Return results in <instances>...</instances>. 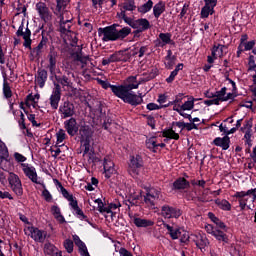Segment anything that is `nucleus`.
Returning a JSON list of instances; mask_svg holds the SVG:
<instances>
[{"label":"nucleus","mask_w":256,"mask_h":256,"mask_svg":"<svg viewBox=\"0 0 256 256\" xmlns=\"http://www.w3.org/2000/svg\"><path fill=\"white\" fill-rule=\"evenodd\" d=\"M145 81L147 80L137 78V76H130L125 80L124 85L112 86V93L119 99H122L124 103L140 105L143 101V96H141V94L137 96V94L133 92V89H139V85L145 83Z\"/></svg>","instance_id":"1"},{"label":"nucleus","mask_w":256,"mask_h":256,"mask_svg":"<svg viewBox=\"0 0 256 256\" xmlns=\"http://www.w3.org/2000/svg\"><path fill=\"white\" fill-rule=\"evenodd\" d=\"M130 34L131 28L129 27L117 28L116 25H112L98 29V35L105 43L108 41H119L120 39H125V37Z\"/></svg>","instance_id":"2"},{"label":"nucleus","mask_w":256,"mask_h":256,"mask_svg":"<svg viewBox=\"0 0 256 256\" xmlns=\"http://www.w3.org/2000/svg\"><path fill=\"white\" fill-rule=\"evenodd\" d=\"M118 17L120 19H123L125 23H127V25L132 27V29H136L138 33H143V31H147V29H149V27L151 26L149 20L145 18L131 20V18L127 17L125 11L118 13Z\"/></svg>","instance_id":"3"},{"label":"nucleus","mask_w":256,"mask_h":256,"mask_svg":"<svg viewBox=\"0 0 256 256\" xmlns=\"http://www.w3.org/2000/svg\"><path fill=\"white\" fill-rule=\"evenodd\" d=\"M226 93V87L222 88L220 91L217 92L207 91L205 95L210 100H205L204 103L208 107H211V105H219V101H227V98H225Z\"/></svg>","instance_id":"4"},{"label":"nucleus","mask_w":256,"mask_h":256,"mask_svg":"<svg viewBox=\"0 0 256 256\" xmlns=\"http://www.w3.org/2000/svg\"><path fill=\"white\" fill-rule=\"evenodd\" d=\"M21 169L24 175H26V177H28V179H30L32 183H36V185H41L42 187H45V183L41 178H39V176H37V169H35L33 165L22 163Z\"/></svg>","instance_id":"5"},{"label":"nucleus","mask_w":256,"mask_h":256,"mask_svg":"<svg viewBox=\"0 0 256 256\" xmlns=\"http://www.w3.org/2000/svg\"><path fill=\"white\" fill-rule=\"evenodd\" d=\"M24 233L36 241V243H43V241H45V237H47V232L39 230V228L33 227L31 225L24 227Z\"/></svg>","instance_id":"6"},{"label":"nucleus","mask_w":256,"mask_h":256,"mask_svg":"<svg viewBox=\"0 0 256 256\" xmlns=\"http://www.w3.org/2000/svg\"><path fill=\"white\" fill-rule=\"evenodd\" d=\"M141 169H143V159L141 156H132L130 157V163L128 172L132 177H137L139 173H141Z\"/></svg>","instance_id":"7"},{"label":"nucleus","mask_w":256,"mask_h":256,"mask_svg":"<svg viewBox=\"0 0 256 256\" xmlns=\"http://www.w3.org/2000/svg\"><path fill=\"white\" fill-rule=\"evenodd\" d=\"M81 147H87L91 145V139L93 137V130L89 125H81L79 130Z\"/></svg>","instance_id":"8"},{"label":"nucleus","mask_w":256,"mask_h":256,"mask_svg":"<svg viewBox=\"0 0 256 256\" xmlns=\"http://www.w3.org/2000/svg\"><path fill=\"white\" fill-rule=\"evenodd\" d=\"M195 107V98L190 97L187 101L182 103V106H176L174 111L179 113L184 119H191V114L185 113V111H191Z\"/></svg>","instance_id":"9"},{"label":"nucleus","mask_w":256,"mask_h":256,"mask_svg":"<svg viewBox=\"0 0 256 256\" xmlns=\"http://www.w3.org/2000/svg\"><path fill=\"white\" fill-rule=\"evenodd\" d=\"M8 181L12 191H14L16 195H23V185L21 184V179L17 174L10 172Z\"/></svg>","instance_id":"10"},{"label":"nucleus","mask_w":256,"mask_h":256,"mask_svg":"<svg viewBox=\"0 0 256 256\" xmlns=\"http://www.w3.org/2000/svg\"><path fill=\"white\" fill-rule=\"evenodd\" d=\"M159 195H161V192L158 189L146 188V195L144 197V201L147 205L153 207L155 206V203L159 201Z\"/></svg>","instance_id":"11"},{"label":"nucleus","mask_w":256,"mask_h":256,"mask_svg":"<svg viewBox=\"0 0 256 256\" xmlns=\"http://www.w3.org/2000/svg\"><path fill=\"white\" fill-rule=\"evenodd\" d=\"M25 29V26L23 25V23H21V25L19 26L16 35L18 37H23L24 39V47L25 49H31V43H33V40H31V30H29V28H26L25 31H23Z\"/></svg>","instance_id":"12"},{"label":"nucleus","mask_w":256,"mask_h":256,"mask_svg":"<svg viewBox=\"0 0 256 256\" xmlns=\"http://www.w3.org/2000/svg\"><path fill=\"white\" fill-rule=\"evenodd\" d=\"M161 215L165 219H179L181 215V210L179 208H173L169 205H164L161 208Z\"/></svg>","instance_id":"13"},{"label":"nucleus","mask_w":256,"mask_h":256,"mask_svg":"<svg viewBox=\"0 0 256 256\" xmlns=\"http://www.w3.org/2000/svg\"><path fill=\"white\" fill-rule=\"evenodd\" d=\"M205 229H206L207 233H209L210 235H213V237H215V239H217V241H222L223 243H227L229 241L227 234L224 233L223 231L213 227V225L207 224L205 226Z\"/></svg>","instance_id":"14"},{"label":"nucleus","mask_w":256,"mask_h":256,"mask_svg":"<svg viewBox=\"0 0 256 256\" xmlns=\"http://www.w3.org/2000/svg\"><path fill=\"white\" fill-rule=\"evenodd\" d=\"M60 101H61V86L57 83H54V88L50 96V105L52 109H58Z\"/></svg>","instance_id":"15"},{"label":"nucleus","mask_w":256,"mask_h":256,"mask_svg":"<svg viewBox=\"0 0 256 256\" xmlns=\"http://www.w3.org/2000/svg\"><path fill=\"white\" fill-rule=\"evenodd\" d=\"M191 238L202 253L205 251L206 247L209 246V240L207 239V236L203 234H194L191 236Z\"/></svg>","instance_id":"16"},{"label":"nucleus","mask_w":256,"mask_h":256,"mask_svg":"<svg viewBox=\"0 0 256 256\" xmlns=\"http://www.w3.org/2000/svg\"><path fill=\"white\" fill-rule=\"evenodd\" d=\"M36 11L43 21H49V19H51V11H49V7H47L45 2H38L36 4Z\"/></svg>","instance_id":"17"},{"label":"nucleus","mask_w":256,"mask_h":256,"mask_svg":"<svg viewBox=\"0 0 256 256\" xmlns=\"http://www.w3.org/2000/svg\"><path fill=\"white\" fill-rule=\"evenodd\" d=\"M64 128L71 137H75V135H77L79 132V125H77V120L75 118L66 120L64 122Z\"/></svg>","instance_id":"18"},{"label":"nucleus","mask_w":256,"mask_h":256,"mask_svg":"<svg viewBox=\"0 0 256 256\" xmlns=\"http://www.w3.org/2000/svg\"><path fill=\"white\" fill-rule=\"evenodd\" d=\"M173 40H171L170 33H160L158 38L154 41L155 47H165L166 45H171Z\"/></svg>","instance_id":"19"},{"label":"nucleus","mask_w":256,"mask_h":256,"mask_svg":"<svg viewBox=\"0 0 256 256\" xmlns=\"http://www.w3.org/2000/svg\"><path fill=\"white\" fill-rule=\"evenodd\" d=\"M59 111L63 117V119H67L68 117H73L75 115V106L72 103L64 102L62 106H60Z\"/></svg>","instance_id":"20"},{"label":"nucleus","mask_w":256,"mask_h":256,"mask_svg":"<svg viewBox=\"0 0 256 256\" xmlns=\"http://www.w3.org/2000/svg\"><path fill=\"white\" fill-rule=\"evenodd\" d=\"M103 167L106 179H109L112 175H115V173H117V169H115V163L111 161V158L104 159Z\"/></svg>","instance_id":"21"},{"label":"nucleus","mask_w":256,"mask_h":256,"mask_svg":"<svg viewBox=\"0 0 256 256\" xmlns=\"http://www.w3.org/2000/svg\"><path fill=\"white\" fill-rule=\"evenodd\" d=\"M83 152V157L88 161V163H95L97 161V156L95 152L91 149V144L88 146H81Z\"/></svg>","instance_id":"22"},{"label":"nucleus","mask_w":256,"mask_h":256,"mask_svg":"<svg viewBox=\"0 0 256 256\" xmlns=\"http://www.w3.org/2000/svg\"><path fill=\"white\" fill-rule=\"evenodd\" d=\"M44 255L45 256H63V252L59 250L55 245L51 243H46L44 245Z\"/></svg>","instance_id":"23"},{"label":"nucleus","mask_w":256,"mask_h":256,"mask_svg":"<svg viewBox=\"0 0 256 256\" xmlns=\"http://www.w3.org/2000/svg\"><path fill=\"white\" fill-rule=\"evenodd\" d=\"M73 241L76 247H78L81 256H91L89 255V251L87 250V245H85L84 242L81 241V238H79V236L74 235Z\"/></svg>","instance_id":"24"},{"label":"nucleus","mask_w":256,"mask_h":256,"mask_svg":"<svg viewBox=\"0 0 256 256\" xmlns=\"http://www.w3.org/2000/svg\"><path fill=\"white\" fill-rule=\"evenodd\" d=\"M214 145L216 147H221L224 151H227L229 149V143H231V140L228 136H224L223 138L217 137L213 141Z\"/></svg>","instance_id":"25"},{"label":"nucleus","mask_w":256,"mask_h":256,"mask_svg":"<svg viewBox=\"0 0 256 256\" xmlns=\"http://www.w3.org/2000/svg\"><path fill=\"white\" fill-rule=\"evenodd\" d=\"M225 53H227V46L225 45H214L212 48V57H214V59H217L218 57H223V55H225Z\"/></svg>","instance_id":"26"},{"label":"nucleus","mask_w":256,"mask_h":256,"mask_svg":"<svg viewBox=\"0 0 256 256\" xmlns=\"http://www.w3.org/2000/svg\"><path fill=\"white\" fill-rule=\"evenodd\" d=\"M35 82L41 89H43L45 87V83L47 82V70H38Z\"/></svg>","instance_id":"27"},{"label":"nucleus","mask_w":256,"mask_h":256,"mask_svg":"<svg viewBox=\"0 0 256 256\" xmlns=\"http://www.w3.org/2000/svg\"><path fill=\"white\" fill-rule=\"evenodd\" d=\"M132 221H133L134 225H136L139 228L153 227V225H154L153 221L139 218V217H132Z\"/></svg>","instance_id":"28"},{"label":"nucleus","mask_w":256,"mask_h":256,"mask_svg":"<svg viewBox=\"0 0 256 256\" xmlns=\"http://www.w3.org/2000/svg\"><path fill=\"white\" fill-rule=\"evenodd\" d=\"M48 58H49L48 68L50 73L53 75L55 74V69L57 67V52L51 51L48 55Z\"/></svg>","instance_id":"29"},{"label":"nucleus","mask_w":256,"mask_h":256,"mask_svg":"<svg viewBox=\"0 0 256 256\" xmlns=\"http://www.w3.org/2000/svg\"><path fill=\"white\" fill-rule=\"evenodd\" d=\"M11 167H13V163L11 162V159H9V154L7 156L1 155L0 169H3V171H11Z\"/></svg>","instance_id":"30"},{"label":"nucleus","mask_w":256,"mask_h":256,"mask_svg":"<svg viewBox=\"0 0 256 256\" xmlns=\"http://www.w3.org/2000/svg\"><path fill=\"white\" fill-rule=\"evenodd\" d=\"M164 227L167 229L171 239H179L181 237V231L183 229L181 228H177V227H173L169 224H164Z\"/></svg>","instance_id":"31"},{"label":"nucleus","mask_w":256,"mask_h":256,"mask_svg":"<svg viewBox=\"0 0 256 256\" xmlns=\"http://www.w3.org/2000/svg\"><path fill=\"white\" fill-rule=\"evenodd\" d=\"M72 26H73L72 21H60V33H62V35H74L71 32Z\"/></svg>","instance_id":"32"},{"label":"nucleus","mask_w":256,"mask_h":256,"mask_svg":"<svg viewBox=\"0 0 256 256\" xmlns=\"http://www.w3.org/2000/svg\"><path fill=\"white\" fill-rule=\"evenodd\" d=\"M163 13H165V4L163 2H158L153 6V15L156 19H159Z\"/></svg>","instance_id":"33"},{"label":"nucleus","mask_w":256,"mask_h":256,"mask_svg":"<svg viewBox=\"0 0 256 256\" xmlns=\"http://www.w3.org/2000/svg\"><path fill=\"white\" fill-rule=\"evenodd\" d=\"M208 217H209V219H211V221L213 223H215V225L218 229L227 231V226L225 225V223L223 221H221L218 217H216L215 214H213L212 212H209Z\"/></svg>","instance_id":"34"},{"label":"nucleus","mask_w":256,"mask_h":256,"mask_svg":"<svg viewBox=\"0 0 256 256\" xmlns=\"http://www.w3.org/2000/svg\"><path fill=\"white\" fill-rule=\"evenodd\" d=\"M255 203V200H253V195H248L242 199H239V207L241 211H245V207L248 209H251V206L247 205V203Z\"/></svg>","instance_id":"35"},{"label":"nucleus","mask_w":256,"mask_h":256,"mask_svg":"<svg viewBox=\"0 0 256 256\" xmlns=\"http://www.w3.org/2000/svg\"><path fill=\"white\" fill-rule=\"evenodd\" d=\"M183 99H185V95L178 94L173 101L164 105V107H169L170 105H173V111H175V107H181L183 105Z\"/></svg>","instance_id":"36"},{"label":"nucleus","mask_w":256,"mask_h":256,"mask_svg":"<svg viewBox=\"0 0 256 256\" xmlns=\"http://www.w3.org/2000/svg\"><path fill=\"white\" fill-rule=\"evenodd\" d=\"M56 15H58L59 21H73V15H71V12L63 10V8L58 11Z\"/></svg>","instance_id":"37"},{"label":"nucleus","mask_w":256,"mask_h":256,"mask_svg":"<svg viewBox=\"0 0 256 256\" xmlns=\"http://www.w3.org/2000/svg\"><path fill=\"white\" fill-rule=\"evenodd\" d=\"M153 9V0H148L146 3L138 6V13L145 15V13H149Z\"/></svg>","instance_id":"38"},{"label":"nucleus","mask_w":256,"mask_h":256,"mask_svg":"<svg viewBox=\"0 0 256 256\" xmlns=\"http://www.w3.org/2000/svg\"><path fill=\"white\" fill-rule=\"evenodd\" d=\"M157 140L158 138L155 136L146 139V147L150 151H153V153H157Z\"/></svg>","instance_id":"39"},{"label":"nucleus","mask_w":256,"mask_h":256,"mask_svg":"<svg viewBox=\"0 0 256 256\" xmlns=\"http://www.w3.org/2000/svg\"><path fill=\"white\" fill-rule=\"evenodd\" d=\"M39 101V94L36 95H28L27 99H26V106L27 107H33V109H35V107H37V103Z\"/></svg>","instance_id":"40"},{"label":"nucleus","mask_w":256,"mask_h":256,"mask_svg":"<svg viewBox=\"0 0 256 256\" xmlns=\"http://www.w3.org/2000/svg\"><path fill=\"white\" fill-rule=\"evenodd\" d=\"M51 212L59 223H65V217L61 215V208H59V206H52Z\"/></svg>","instance_id":"41"},{"label":"nucleus","mask_w":256,"mask_h":256,"mask_svg":"<svg viewBox=\"0 0 256 256\" xmlns=\"http://www.w3.org/2000/svg\"><path fill=\"white\" fill-rule=\"evenodd\" d=\"M73 215H75V217H77V219H80V221H86L87 223H89V225H93L91 224V222H89V220L87 219V216L85 215V213H83V210H81V208L76 207L72 210Z\"/></svg>","instance_id":"42"},{"label":"nucleus","mask_w":256,"mask_h":256,"mask_svg":"<svg viewBox=\"0 0 256 256\" xmlns=\"http://www.w3.org/2000/svg\"><path fill=\"white\" fill-rule=\"evenodd\" d=\"M110 63H119V54L118 52L113 53L107 58L102 59V65H110Z\"/></svg>","instance_id":"43"},{"label":"nucleus","mask_w":256,"mask_h":256,"mask_svg":"<svg viewBox=\"0 0 256 256\" xmlns=\"http://www.w3.org/2000/svg\"><path fill=\"white\" fill-rule=\"evenodd\" d=\"M54 183H56L58 189H60V193L63 195L64 199H67V201H69V199L73 197V194H69V191H67V189L63 187V185L61 184V182H59V180L55 179Z\"/></svg>","instance_id":"44"},{"label":"nucleus","mask_w":256,"mask_h":256,"mask_svg":"<svg viewBox=\"0 0 256 256\" xmlns=\"http://www.w3.org/2000/svg\"><path fill=\"white\" fill-rule=\"evenodd\" d=\"M135 9H137V6L135 5V1L128 0L123 3L120 13H122V11H124V13H125V11H135Z\"/></svg>","instance_id":"45"},{"label":"nucleus","mask_w":256,"mask_h":256,"mask_svg":"<svg viewBox=\"0 0 256 256\" xmlns=\"http://www.w3.org/2000/svg\"><path fill=\"white\" fill-rule=\"evenodd\" d=\"M174 189H187L189 182L185 178H179L174 182Z\"/></svg>","instance_id":"46"},{"label":"nucleus","mask_w":256,"mask_h":256,"mask_svg":"<svg viewBox=\"0 0 256 256\" xmlns=\"http://www.w3.org/2000/svg\"><path fill=\"white\" fill-rule=\"evenodd\" d=\"M131 59V54L127 50L118 51V62L127 63Z\"/></svg>","instance_id":"47"},{"label":"nucleus","mask_w":256,"mask_h":256,"mask_svg":"<svg viewBox=\"0 0 256 256\" xmlns=\"http://www.w3.org/2000/svg\"><path fill=\"white\" fill-rule=\"evenodd\" d=\"M163 137H166V139H174L177 141L179 139V134L177 132H174L173 129H168L163 131Z\"/></svg>","instance_id":"48"},{"label":"nucleus","mask_w":256,"mask_h":256,"mask_svg":"<svg viewBox=\"0 0 256 256\" xmlns=\"http://www.w3.org/2000/svg\"><path fill=\"white\" fill-rule=\"evenodd\" d=\"M94 203L98 205L99 213H111V209L105 207V204L103 203V200H101V198L96 199Z\"/></svg>","instance_id":"49"},{"label":"nucleus","mask_w":256,"mask_h":256,"mask_svg":"<svg viewBox=\"0 0 256 256\" xmlns=\"http://www.w3.org/2000/svg\"><path fill=\"white\" fill-rule=\"evenodd\" d=\"M216 205L223 211H231V203L227 200H216Z\"/></svg>","instance_id":"50"},{"label":"nucleus","mask_w":256,"mask_h":256,"mask_svg":"<svg viewBox=\"0 0 256 256\" xmlns=\"http://www.w3.org/2000/svg\"><path fill=\"white\" fill-rule=\"evenodd\" d=\"M213 9H215V6L205 4L201 10V17L203 18L209 17V14L213 12Z\"/></svg>","instance_id":"51"},{"label":"nucleus","mask_w":256,"mask_h":256,"mask_svg":"<svg viewBox=\"0 0 256 256\" xmlns=\"http://www.w3.org/2000/svg\"><path fill=\"white\" fill-rule=\"evenodd\" d=\"M67 137V134L65 133V130L60 129L57 133H56V138H57V145H61V143H63V141H65V138Z\"/></svg>","instance_id":"52"},{"label":"nucleus","mask_w":256,"mask_h":256,"mask_svg":"<svg viewBox=\"0 0 256 256\" xmlns=\"http://www.w3.org/2000/svg\"><path fill=\"white\" fill-rule=\"evenodd\" d=\"M253 193H255V190L250 189L246 192L245 191L236 192L234 197H236L237 199H244L248 195H253Z\"/></svg>","instance_id":"53"},{"label":"nucleus","mask_w":256,"mask_h":256,"mask_svg":"<svg viewBox=\"0 0 256 256\" xmlns=\"http://www.w3.org/2000/svg\"><path fill=\"white\" fill-rule=\"evenodd\" d=\"M43 187V191H42V196L44 197L45 201H47L48 203H51L53 201V195H51V192H49V190H47V187L42 186Z\"/></svg>","instance_id":"54"},{"label":"nucleus","mask_w":256,"mask_h":256,"mask_svg":"<svg viewBox=\"0 0 256 256\" xmlns=\"http://www.w3.org/2000/svg\"><path fill=\"white\" fill-rule=\"evenodd\" d=\"M58 83H60V85H62V87H69L70 85V81H69V78H67V76H62V77H59V78H56Z\"/></svg>","instance_id":"55"},{"label":"nucleus","mask_w":256,"mask_h":256,"mask_svg":"<svg viewBox=\"0 0 256 256\" xmlns=\"http://www.w3.org/2000/svg\"><path fill=\"white\" fill-rule=\"evenodd\" d=\"M240 45L244 47V51H251L255 47V41L241 42Z\"/></svg>","instance_id":"56"},{"label":"nucleus","mask_w":256,"mask_h":256,"mask_svg":"<svg viewBox=\"0 0 256 256\" xmlns=\"http://www.w3.org/2000/svg\"><path fill=\"white\" fill-rule=\"evenodd\" d=\"M64 248L66 249L67 253H73V240H65Z\"/></svg>","instance_id":"57"},{"label":"nucleus","mask_w":256,"mask_h":256,"mask_svg":"<svg viewBox=\"0 0 256 256\" xmlns=\"http://www.w3.org/2000/svg\"><path fill=\"white\" fill-rule=\"evenodd\" d=\"M0 155H9V149L7 148V145L5 144V142H3L0 139Z\"/></svg>","instance_id":"58"},{"label":"nucleus","mask_w":256,"mask_h":256,"mask_svg":"<svg viewBox=\"0 0 256 256\" xmlns=\"http://www.w3.org/2000/svg\"><path fill=\"white\" fill-rule=\"evenodd\" d=\"M14 159L17 163H25L27 161V157L23 156V154L15 152Z\"/></svg>","instance_id":"59"},{"label":"nucleus","mask_w":256,"mask_h":256,"mask_svg":"<svg viewBox=\"0 0 256 256\" xmlns=\"http://www.w3.org/2000/svg\"><path fill=\"white\" fill-rule=\"evenodd\" d=\"M71 0H57V11H61V9H65L67 7V4Z\"/></svg>","instance_id":"60"},{"label":"nucleus","mask_w":256,"mask_h":256,"mask_svg":"<svg viewBox=\"0 0 256 256\" xmlns=\"http://www.w3.org/2000/svg\"><path fill=\"white\" fill-rule=\"evenodd\" d=\"M178 239H180L181 243H187L189 241V232L182 229L181 236Z\"/></svg>","instance_id":"61"},{"label":"nucleus","mask_w":256,"mask_h":256,"mask_svg":"<svg viewBox=\"0 0 256 256\" xmlns=\"http://www.w3.org/2000/svg\"><path fill=\"white\" fill-rule=\"evenodd\" d=\"M0 199H9L10 201H12L13 195H11V193H9L8 191L0 190Z\"/></svg>","instance_id":"62"},{"label":"nucleus","mask_w":256,"mask_h":256,"mask_svg":"<svg viewBox=\"0 0 256 256\" xmlns=\"http://www.w3.org/2000/svg\"><path fill=\"white\" fill-rule=\"evenodd\" d=\"M45 45H47V41L46 40H42L38 46L33 50V53H36L37 55H39L41 53V49H43V47H45Z\"/></svg>","instance_id":"63"},{"label":"nucleus","mask_w":256,"mask_h":256,"mask_svg":"<svg viewBox=\"0 0 256 256\" xmlns=\"http://www.w3.org/2000/svg\"><path fill=\"white\" fill-rule=\"evenodd\" d=\"M3 93L4 96L6 97V99H9V97H11V88L9 87V85L4 83L3 86Z\"/></svg>","instance_id":"64"}]
</instances>
